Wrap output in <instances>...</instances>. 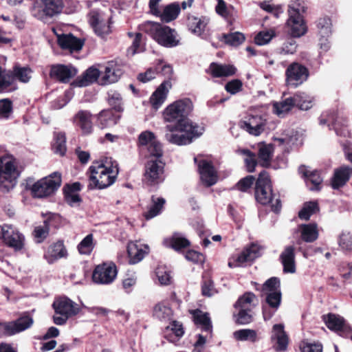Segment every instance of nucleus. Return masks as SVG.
Segmentation results:
<instances>
[{"mask_svg": "<svg viewBox=\"0 0 352 352\" xmlns=\"http://www.w3.org/2000/svg\"><path fill=\"white\" fill-rule=\"evenodd\" d=\"M89 183L88 188L104 189L111 186L117 178L119 173L118 165L117 162H96L91 165L89 168Z\"/></svg>", "mask_w": 352, "mask_h": 352, "instance_id": "f257e3e1", "label": "nucleus"}, {"mask_svg": "<svg viewBox=\"0 0 352 352\" xmlns=\"http://www.w3.org/2000/svg\"><path fill=\"white\" fill-rule=\"evenodd\" d=\"M204 131L191 121H182L166 126L165 138L169 142L177 145H186L192 142L194 138L200 136Z\"/></svg>", "mask_w": 352, "mask_h": 352, "instance_id": "f03ea898", "label": "nucleus"}, {"mask_svg": "<svg viewBox=\"0 0 352 352\" xmlns=\"http://www.w3.org/2000/svg\"><path fill=\"white\" fill-rule=\"evenodd\" d=\"M120 76V71L106 67L105 72L101 75L99 69L94 67H90L80 76H78L71 84L74 87H88L94 82L100 85H107L118 82Z\"/></svg>", "mask_w": 352, "mask_h": 352, "instance_id": "7ed1b4c3", "label": "nucleus"}, {"mask_svg": "<svg viewBox=\"0 0 352 352\" xmlns=\"http://www.w3.org/2000/svg\"><path fill=\"white\" fill-rule=\"evenodd\" d=\"M142 30L163 47H173L179 43L175 30L160 23L146 21L142 25Z\"/></svg>", "mask_w": 352, "mask_h": 352, "instance_id": "20e7f679", "label": "nucleus"}, {"mask_svg": "<svg viewBox=\"0 0 352 352\" xmlns=\"http://www.w3.org/2000/svg\"><path fill=\"white\" fill-rule=\"evenodd\" d=\"M280 280L278 278L272 277L265 282L262 286V296L265 297V302L272 311L268 310L265 306L263 307V314L265 320H270L281 302V292Z\"/></svg>", "mask_w": 352, "mask_h": 352, "instance_id": "39448f33", "label": "nucleus"}, {"mask_svg": "<svg viewBox=\"0 0 352 352\" xmlns=\"http://www.w3.org/2000/svg\"><path fill=\"white\" fill-rule=\"evenodd\" d=\"M16 164L12 155L0 157V190L2 192H9L16 186L20 176Z\"/></svg>", "mask_w": 352, "mask_h": 352, "instance_id": "423d86ee", "label": "nucleus"}, {"mask_svg": "<svg viewBox=\"0 0 352 352\" xmlns=\"http://www.w3.org/2000/svg\"><path fill=\"white\" fill-rule=\"evenodd\" d=\"M255 197L261 204H271L272 210L278 213L280 211L281 204L278 198L275 199L273 203L274 195L272 193V184L268 173L265 171L260 173L256 182Z\"/></svg>", "mask_w": 352, "mask_h": 352, "instance_id": "0eeeda50", "label": "nucleus"}, {"mask_svg": "<svg viewBox=\"0 0 352 352\" xmlns=\"http://www.w3.org/2000/svg\"><path fill=\"white\" fill-rule=\"evenodd\" d=\"M313 99L304 94H296L294 97L286 98L273 103V112L279 118H284L294 106L300 110L307 111L312 107Z\"/></svg>", "mask_w": 352, "mask_h": 352, "instance_id": "6e6552de", "label": "nucleus"}, {"mask_svg": "<svg viewBox=\"0 0 352 352\" xmlns=\"http://www.w3.org/2000/svg\"><path fill=\"white\" fill-rule=\"evenodd\" d=\"M52 306L56 314L53 320L57 325L65 324L69 318L77 315L80 311L79 306L65 296L56 298Z\"/></svg>", "mask_w": 352, "mask_h": 352, "instance_id": "1a4fd4ad", "label": "nucleus"}, {"mask_svg": "<svg viewBox=\"0 0 352 352\" xmlns=\"http://www.w3.org/2000/svg\"><path fill=\"white\" fill-rule=\"evenodd\" d=\"M60 184L61 175L59 173L54 172L35 182L30 188L31 193L34 197H46L56 191Z\"/></svg>", "mask_w": 352, "mask_h": 352, "instance_id": "9d476101", "label": "nucleus"}, {"mask_svg": "<svg viewBox=\"0 0 352 352\" xmlns=\"http://www.w3.org/2000/svg\"><path fill=\"white\" fill-rule=\"evenodd\" d=\"M193 105L192 101L188 98L177 100L169 104L163 112V116L166 122H177L182 121H189L185 118L192 111Z\"/></svg>", "mask_w": 352, "mask_h": 352, "instance_id": "9b49d317", "label": "nucleus"}, {"mask_svg": "<svg viewBox=\"0 0 352 352\" xmlns=\"http://www.w3.org/2000/svg\"><path fill=\"white\" fill-rule=\"evenodd\" d=\"M138 146L142 151H146L148 157L161 158L162 156V146L155 134L151 131L146 130L140 133Z\"/></svg>", "mask_w": 352, "mask_h": 352, "instance_id": "f8f14e48", "label": "nucleus"}, {"mask_svg": "<svg viewBox=\"0 0 352 352\" xmlns=\"http://www.w3.org/2000/svg\"><path fill=\"white\" fill-rule=\"evenodd\" d=\"M88 21L95 34L100 37L103 38L112 32V18L111 16L106 17L97 10H92L89 12Z\"/></svg>", "mask_w": 352, "mask_h": 352, "instance_id": "ddd939ff", "label": "nucleus"}, {"mask_svg": "<svg viewBox=\"0 0 352 352\" xmlns=\"http://www.w3.org/2000/svg\"><path fill=\"white\" fill-rule=\"evenodd\" d=\"M0 239L9 247L16 251L21 250L24 246L25 237L12 225L0 226Z\"/></svg>", "mask_w": 352, "mask_h": 352, "instance_id": "4468645a", "label": "nucleus"}, {"mask_svg": "<svg viewBox=\"0 0 352 352\" xmlns=\"http://www.w3.org/2000/svg\"><path fill=\"white\" fill-rule=\"evenodd\" d=\"M117 273V268L113 263H103L95 267L92 274V280L97 284L109 285L116 279Z\"/></svg>", "mask_w": 352, "mask_h": 352, "instance_id": "2eb2a0df", "label": "nucleus"}, {"mask_svg": "<svg viewBox=\"0 0 352 352\" xmlns=\"http://www.w3.org/2000/svg\"><path fill=\"white\" fill-rule=\"evenodd\" d=\"M33 324V319L23 316L17 320L8 322H0V336H13L29 329Z\"/></svg>", "mask_w": 352, "mask_h": 352, "instance_id": "dca6fc26", "label": "nucleus"}, {"mask_svg": "<svg viewBox=\"0 0 352 352\" xmlns=\"http://www.w3.org/2000/svg\"><path fill=\"white\" fill-rule=\"evenodd\" d=\"M289 32L294 38L303 36L307 31L306 23L299 12L293 8L289 10V18L287 21Z\"/></svg>", "mask_w": 352, "mask_h": 352, "instance_id": "f3484780", "label": "nucleus"}, {"mask_svg": "<svg viewBox=\"0 0 352 352\" xmlns=\"http://www.w3.org/2000/svg\"><path fill=\"white\" fill-rule=\"evenodd\" d=\"M145 180L150 184H155L164 180V163L160 158L148 161L145 167Z\"/></svg>", "mask_w": 352, "mask_h": 352, "instance_id": "a211bd4d", "label": "nucleus"}, {"mask_svg": "<svg viewBox=\"0 0 352 352\" xmlns=\"http://www.w3.org/2000/svg\"><path fill=\"white\" fill-rule=\"evenodd\" d=\"M286 76L288 84L298 86L308 78L309 70L305 66L294 63L286 69Z\"/></svg>", "mask_w": 352, "mask_h": 352, "instance_id": "6ab92c4d", "label": "nucleus"}, {"mask_svg": "<svg viewBox=\"0 0 352 352\" xmlns=\"http://www.w3.org/2000/svg\"><path fill=\"white\" fill-rule=\"evenodd\" d=\"M78 70L71 65L58 64L52 66L50 76L60 82L67 83L76 76Z\"/></svg>", "mask_w": 352, "mask_h": 352, "instance_id": "aec40b11", "label": "nucleus"}, {"mask_svg": "<svg viewBox=\"0 0 352 352\" xmlns=\"http://www.w3.org/2000/svg\"><path fill=\"white\" fill-rule=\"evenodd\" d=\"M260 255V248L252 244L250 247L245 248L236 258H233L228 262L230 267H236L244 265L246 263L252 262Z\"/></svg>", "mask_w": 352, "mask_h": 352, "instance_id": "412c9836", "label": "nucleus"}, {"mask_svg": "<svg viewBox=\"0 0 352 352\" xmlns=\"http://www.w3.org/2000/svg\"><path fill=\"white\" fill-rule=\"evenodd\" d=\"M195 162L197 163L201 182L207 186L215 184L217 182V175L212 164L204 160L197 162L196 157Z\"/></svg>", "mask_w": 352, "mask_h": 352, "instance_id": "4be33fe9", "label": "nucleus"}, {"mask_svg": "<svg viewBox=\"0 0 352 352\" xmlns=\"http://www.w3.org/2000/svg\"><path fill=\"white\" fill-rule=\"evenodd\" d=\"M241 127L252 135L258 136L265 130L266 120L262 116H250L240 123Z\"/></svg>", "mask_w": 352, "mask_h": 352, "instance_id": "5701e85b", "label": "nucleus"}, {"mask_svg": "<svg viewBox=\"0 0 352 352\" xmlns=\"http://www.w3.org/2000/svg\"><path fill=\"white\" fill-rule=\"evenodd\" d=\"M57 43L63 50L71 52L80 51L85 43V40L76 37L72 34H62L57 36Z\"/></svg>", "mask_w": 352, "mask_h": 352, "instance_id": "b1692460", "label": "nucleus"}, {"mask_svg": "<svg viewBox=\"0 0 352 352\" xmlns=\"http://www.w3.org/2000/svg\"><path fill=\"white\" fill-rule=\"evenodd\" d=\"M92 114L86 110L78 111L72 118L73 124L80 128L84 135L90 134L93 131Z\"/></svg>", "mask_w": 352, "mask_h": 352, "instance_id": "393cba45", "label": "nucleus"}, {"mask_svg": "<svg viewBox=\"0 0 352 352\" xmlns=\"http://www.w3.org/2000/svg\"><path fill=\"white\" fill-rule=\"evenodd\" d=\"M236 71L237 69L233 65L212 62L206 69V73L212 78H223L234 76Z\"/></svg>", "mask_w": 352, "mask_h": 352, "instance_id": "a878e982", "label": "nucleus"}, {"mask_svg": "<svg viewBox=\"0 0 352 352\" xmlns=\"http://www.w3.org/2000/svg\"><path fill=\"white\" fill-rule=\"evenodd\" d=\"M148 247L147 245L142 244L139 241L129 242L127 245L129 263L136 264L139 263L148 254Z\"/></svg>", "mask_w": 352, "mask_h": 352, "instance_id": "bb28decb", "label": "nucleus"}, {"mask_svg": "<svg viewBox=\"0 0 352 352\" xmlns=\"http://www.w3.org/2000/svg\"><path fill=\"white\" fill-rule=\"evenodd\" d=\"M299 173L305 177L307 186L310 190H318L322 179L317 170L310 171L305 166H301L298 169Z\"/></svg>", "mask_w": 352, "mask_h": 352, "instance_id": "cd10ccee", "label": "nucleus"}, {"mask_svg": "<svg viewBox=\"0 0 352 352\" xmlns=\"http://www.w3.org/2000/svg\"><path fill=\"white\" fill-rule=\"evenodd\" d=\"M280 261L285 273H294L296 272L295 248L293 245L286 246L280 255Z\"/></svg>", "mask_w": 352, "mask_h": 352, "instance_id": "c85d7f7f", "label": "nucleus"}, {"mask_svg": "<svg viewBox=\"0 0 352 352\" xmlns=\"http://www.w3.org/2000/svg\"><path fill=\"white\" fill-rule=\"evenodd\" d=\"M155 71L157 74L166 77L157 88H171L173 85V82L175 80L172 78L173 73L172 66L159 60L155 65Z\"/></svg>", "mask_w": 352, "mask_h": 352, "instance_id": "c756f323", "label": "nucleus"}, {"mask_svg": "<svg viewBox=\"0 0 352 352\" xmlns=\"http://www.w3.org/2000/svg\"><path fill=\"white\" fill-rule=\"evenodd\" d=\"M298 232L300 239L306 243L314 242L319 236L318 225L315 223L299 225Z\"/></svg>", "mask_w": 352, "mask_h": 352, "instance_id": "7c9ffc66", "label": "nucleus"}, {"mask_svg": "<svg viewBox=\"0 0 352 352\" xmlns=\"http://www.w3.org/2000/svg\"><path fill=\"white\" fill-rule=\"evenodd\" d=\"M352 175V168L349 166H342L334 171L331 179V186L334 189L343 186Z\"/></svg>", "mask_w": 352, "mask_h": 352, "instance_id": "2f4dec72", "label": "nucleus"}, {"mask_svg": "<svg viewBox=\"0 0 352 352\" xmlns=\"http://www.w3.org/2000/svg\"><path fill=\"white\" fill-rule=\"evenodd\" d=\"M67 250L63 241H58L50 245L44 254V258L48 263H53L58 259L66 257Z\"/></svg>", "mask_w": 352, "mask_h": 352, "instance_id": "473e14b6", "label": "nucleus"}, {"mask_svg": "<svg viewBox=\"0 0 352 352\" xmlns=\"http://www.w3.org/2000/svg\"><path fill=\"white\" fill-rule=\"evenodd\" d=\"M63 7V0H41L40 3L41 10L43 15L49 17L60 14Z\"/></svg>", "mask_w": 352, "mask_h": 352, "instance_id": "72a5a7b5", "label": "nucleus"}, {"mask_svg": "<svg viewBox=\"0 0 352 352\" xmlns=\"http://www.w3.org/2000/svg\"><path fill=\"white\" fill-rule=\"evenodd\" d=\"M192 314L195 324L201 329L202 333L210 335L212 332V325L208 314L197 309L192 311Z\"/></svg>", "mask_w": 352, "mask_h": 352, "instance_id": "f704fd0d", "label": "nucleus"}, {"mask_svg": "<svg viewBox=\"0 0 352 352\" xmlns=\"http://www.w3.org/2000/svg\"><path fill=\"white\" fill-rule=\"evenodd\" d=\"M272 340L276 341V351H284L288 344V338L282 324H274L272 328Z\"/></svg>", "mask_w": 352, "mask_h": 352, "instance_id": "c9c22d12", "label": "nucleus"}, {"mask_svg": "<svg viewBox=\"0 0 352 352\" xmlns=\"http://www.w3.org/2000/svg\"><path fill=\"white\" fill-rule=\"evenodd\" d=\"M208 21L209 19L206 16H188L187 18V26L188 30L192 33L200 36L204 32Z\"/></svg>", "mask_w": 352, "mask_h": 352, "instance_id": "e433bc0d", "label": "nucleus"}, {"mask_svg": "<svg viewBox=\"0 0 352 352\" xmlns=\"http://www.w3.org/2000/svg\"><path fill=\"white\" fill-rule=\"evenodd\" d=\"M119 119L120 116L115 115L110 109L102 110L97 115L98 125L101 129L116 125Z\"/></svg>", "mask_w": 352, "mask_h": 352, "instance_id": "4c0bfd02", "label": "nucleus"}, {"mask_svg": "<svg viewBox=\"0 0 352 352\" xmlns=\"http://www.w3.org/2000/svg\"><path fill=\"white\" fill-rule=\"evenodd\" d=\"M32 70L28 67H20L15 65L13 67L12 70H8L9 76L12 77L10 80V85H13L16 80L21 82H28L31 78L30 73Z\"/></svg>", "mask_w": 352, "mask_h": 352, "instance_id": "58836bf2", "label": "nucleus"}, {"mask_svg": "<svg viewBox=\"0 0 352 352\" xmlns=\"http://www.w3.org/2000/svg\"><path fill=\"white\" fill-rule=\"evenodd\" d=\"M180 13L178 3H173L166 6L161 12L160 18L163 23H170L176 19Z\"/></svg>", "mask_w": 352, "mask_h": 352, "instance_id": "ea45409f", "label": "nucleus"}, {"mask_svg": "<svg viewBox=\"0 0 352 352\" xmlns=\"http://www.w3.org/2000/svg\"><path fill=\"white\" fill-rule=\"evenodd\" d=\"M165 246L179 250L190 245L189 241L179 233H175L171 237L164 240Z\"/></svg>", "mask_w": 352, "mask_h": 352, "instance_id": "a19ab883", "label": "nucleus"}, {"mask_svg": "<svg viewBox=\"0 0 352 352\" xmlns=\"http://www.w3.org/2000/svg\"><path fill=\"white\" fill-rule=\"evenodd\" d=\"M323 320L327 327L332 331H341L344 327V319L334 314H329L323 316Z\"/></svg>", "mask_w": 352, "mask_h": 352, "instance_id": "79ce46f5", "label": "nucleus"}, {"mask_svg": "<svg viewBox=\"0 0 352 352\" xmlns=\"http://www.w3.org/2000/svg\"><path fill=\"white\" fill-rule=\"evenodd\" d=\"M324 116H325L323 114L322 118L320 119V124L321 125L327 124L330 129L331 126H333L338 135L346 137L349 135V131L346 126H344L343 129H341L340 122L337 120H335L334 116L331 115L327 118H324Z\"/></svg>", "mask_w": 352, "mask_h": 352, "instance_id": "37998d69", "label": "nucleus"}, {"mask_svg": "<svg viewBox=\"0 0 352 352\" xmlns=\"http://www.w3.org/2000/svg\"><path fill=\"white\" fill-rule=\"evenodd\" d=\"M168 95V89H155L149 98L153 109L157 110L165 102Z\"/></svg>", "mask_w": 352, "mask_h": 352, "instance_id": "c03bdc74", "label": "nucleus"}, {"mask_svg": "<svg viewBox=\"0 0 352 352\" xmlns=\"http://www.w3.org/2000/svg\"><path fill=\"white\" fill-rule=\"evenodd\" d=\"M152 204L150 206L148 210L144 214V217L146 219H151L157 215H158L165 204V199L162 197H152Z\"/></svg>", "mask_w": 352, "mask_h": 352, "instance_id": "a18cd8bd", "label": "nucleus"}, {"mask_svg": "<svg viewBox=\"0 0 352 352\" xmlns=\"http://www.w3.org/2000/svg\"><path fill=\"white\" fill-rule=\"evenodd\" d=\"M96 245L92 234H87L77 245L80 254L89 256L91 254Z\"/></svg>", "mask_w": 352, "mask_h": 352, "instance_id": "49530a36", "label": "nucleus"}, {"mask_svg": "<svg viewBox=\"0 0 352 352\" xmlns=\"http://www.w3.org/2000/svg\"><path fill=\"white\" fill-rule=\"evenodd\" d=\"M153 316L160 320H169L173 314V311L168 303L161 302L155 305L153 308Z\"/></svg>", "mask_w": 352, "mask_h": 352, "instance_id": "de8ad7c7", "label": "nucleus"}, {"mask_svg": "<svg viewBox=\"0 0 352 352\" xmlns=\"http://www.w3.org/2000/svg\"><path fill=\"white\" fill-rule=\"evenodd\" d=\"M257 301L256 296L252 292H247L241 296L234 304L236 309H252Z\"/></svg>", "mask_w": 352, "mask_h": 352, "instance_id": "09e8293b", "label": "nucleus"}, {"mask_svg": "<svg viewBox=\"0 0 352 352\" xmlns=\"http://www.w3.org/2000/svg\"><path fill=\"white\" fill-rule=\"evenodd\" d=\"M236 153L243 157L247 170L249 173L254 172L257 164L255 154L250 150L244 148L238 149Z\"/></svg>", "mask_w": 352, "mask_h": 352, "instance_id": "8fccbe9b", "label": "nucleus"}, {"mask_svg": "<svg viewBox=\"0 0 352 352\" xmlns=\"http://www.w3.org/2000/svg\"><path fill=\"white\" fill-rule=\"evenodd\" d=\"M245 40L243 34L239 32H235L230 34H223L221 36V41L228 45L237 47L242 44Z\"/></svg>", "mask_w": 352, "mask_h": 352, "instance_id": "3c124183", "label": "nucleus"}, {"mask_svg": "<svg viewBox=\"0 0 352 352\" xmlns=\"http://www.w3.org/2000/svg\"><path fill=\"white\" fill-rule=\"evenodd\" d=\"M272 147L270 144H261L258 146L259 163L262 166H267L272 157Z\"/></svg>", "mask_w": 352, "mask_h": 352, "instance_id": "603ef678", "label": "nucleus"}, {"mask_svg": "<svg viewBox=\"0 0 352 352\" xmlns=\"http://www.w3.org/2000/svg\"><path fill=\"white\" fill-rule=\"evenodd\" d=\"M54 139L53 148L54 152L60 155H65L66 152V137L65 133H54Z\"/></svg>", "mask_w": 352, "mask_h": 352, "instance_id": "864d4df0", "label": "nucleus"}, {"mask_svg": "<svg viewBox=\"0 0 352 352\" xmlns=\"http://www.w3.org/2000/svg\"><path fill=\"white\" fill-rule=\"evenodd\" d=\"M233 335L234 338L239 341H250L254 342L257 340V333L253 329H240L234 331Z\"/></svg>", "mask_w": 352, "mask_h": 352, "instance_id": "5fc2aeb1", "label": "nucleus"}, {"mask_svg": "<svg viewBox=\"0 0 352 352\" xmlns=\"http://www.w3.org/2000/svg\"><path fill=\"white\" fill-rule=\"evenodd\" d=\"M319 210L316 201H309L304 204L302 208L298 212V217L300 219L308 220L310 217L318 212Z\"/></svg>", "mask_w": 352, "mask_h": 352, "instance_id": "6e6d98bb", "label": "nucleus"}, {"mask_svg": "<svg viewBox=\"0 0 352 352\" xmlns=\"http://www.w3.org/2000/svg\"><path fill=\"white\" fill-rule=\"evenodd\" d=\"M108 103L117 111H121L122 108V99L120 94L115 89H111L108 92Z\"/></svg>", "mask_w": 352, "mask_h": 352, "instance_id": "4d7b16f0", "label": "nucleus"}, {"mask_svg": "<svg viewBox=\"0 0 352 352\" xmlns=\"http://www.w3.org/2000/svg\"><path fill=\"white\" fill-rule=\"evenodd\" d=\"M73 89H66L62 94L58 96V98L52 102V107L54 109H61L65 106L74 96Z\"/></svg>", "mask_w": 352, "mask_h": 352, "instance_id": "13d9d810", "label": "nucleus"}, {"mask_svg": "<svg viewBox=\"0 0 352 352\" xmlns=\"http://www.w3.org/2000/svg\"><path fill=\"white\" fill-rule=\"evenodd\" d=\"M50 219L44 221L43 224L36 226L34 230V235L37 243H41L48 236L50 231Z\"/></svg>", "mask_w": 352, "mask_h": 352, "instance_id": "bf43d9fd", "label": "nucleus"}, {"mask_svg": "<svg viewBox=\"0 0 352 352\" xmlns=\"http://www.w3.org/2000/svg\"><path fill=\"white\" fill-rule=\"evenodd\" d=\"M316 26L322 35L329 36L331 34V21L329 17L320 18L317 21Z\"/></svg>", "mask_w": 352, "mask_h": 352, "instance_id": "052dcab7", "label": "nucleus"}, {"mask_svg": "<svg viewBox=\"0 0 352 352\" xmlns=\"http://www.w3.org/2000/svg\"><path fill=\"white\" fill-rule=\"evenodd\" d=\"M275 35L273 30L261 31L255 36L254 42L256 45H263L269 43Z\"/></svg>", "mask_w": 352, "mask_h": 352, "instance_id": "680f3d73", "label": "nucleus"}, {"mask_svg": "<svg viewBox=\"0 0 352 352\" xmlns=\"http://www.w3.org/2000/svg\"><path fill=\"white\" fill-rule=\"evenodd\" d=\"M12 113V102L9 99L0 100V119H8Z\"/></svg>", "mask_w": 352, "mask_h": 352, "instance_id": "e2e57ef3", "label": "nucleus"}, {"mask_svg": "<svg viewBox=\"0 0 352 352\" xmlns=\"http://www.w3.org/2000/svg\"><path fill=\"white\" fill-rule=\"evenodd\" d=\"M155 274L161 285H168L170 283L171 276L170 272L166 267H158L155 270Z\"/></svg>", "mask_w": 352, "mask_h": 352, "instance_id": "0e129e2a", "label": "nucleus"}, {"mask_svg": "<svg viewBox=\"0 0 352 352\" xmlns=\"http://www.w3.org/2000/svg\"><path fill=\"white\" fill-rule=\"evenodd\" d=\"M339 246L344 251H352V235L349 232H342L338 239Z\"/></svg>", "mask_w": 352, "mask_h": 352, "instance_id": "69168bd1", "label": "nucleus"}, {"mask_svg": "<svg viewBox=\"0 0 352 352\" xmlns=\"http://www.w3.org/2000/svg\"><path fill=\"white\" fill-rule=\"evenodd\" d=\"M142 39V34L140 32L135 33V37L133 38L131 45L128 48L127 53L133 56L138 52H142L141 49V42Z\"/></svg>", "mask_w": 352, "mask_h": 352, "instance_id": "338daca9", "label": "nucleus"}, {"mask_svg": "<svg viewBox=\"0 0 352 352\" xmlns=\"http://www.w3.org/2000/svg\"><path fill=\"white\" fill-rule=\"evenodd\" d=\"M300 349L302 352H322V345L320 342H302Z\"/></svg>", "mask_w": 352, "mask_h": 352, "instance_id": "774afa93", "label": "nucleus"}]
</instances>
